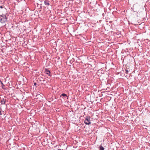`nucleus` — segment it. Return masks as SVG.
Here are the masks:
<instances>
[{
  "label": "nucleus",
  "mask_w": 150,
  "mask_h": 150,
  "mask_svg": "<svg viewBox=\"0 0 150 150\" xmlns=\"http://www.w3.org/2000/svg\"><path fill=\"white\" fill-rule=\"evenodd\" d=\"M7 18L6 16L3 14L0 15V22L2 23H4L6 21Z\"/></svg>",
  "instance_id": "1"
},
{
  "label": "nucleus",
  "mask_w": 150,
  "mask_h": 150,
  "mask_svg": "<svg viewBox=\"0 0 150 150\" xmlns=\"http://www.w3.org/2000/svg\"><path fill=\"white\" fill-rule=\"evenodd\" d=\"M84 123L86 125H89L91 124L90 117L89 116H87L85 118Z\"/></svg>",
  "instance_id": "2"
},
{
  "label": "nucleus",
  "mask_w": 150,
  "mask_h": 150,
  "mask_svg": "<svg viewBox=\"0 0 150 150\" xmlns=\"http://www.w3.org/2000/svg\"><path fill=\"white\" fill-rule=\"evenodd\" d=\"M45 71H46L47 72L46 73V74H47L49 76H51V75L50 74L51 73V72L49 70L46 69H45Z\"/></svg>",
  "instance_id": "3"
},
{
  "label": "nucleus",
  "mask_w": 150,
  "mask_h": 150,
  "mask_svg": "<svg viewBox=\"0 0 150 150\" xmlns=\"http://www.w3.org/2000/svg\"><path fill=\"white\" fill-rule=\"evenodd\" d=\"M44 3L45 4V5L47 6H49L50 4L49 3V1H47L46 0H45L44 1Z\"/></svg>",
  "instance_id": "4"
},
{
  "label": "nucleus",
  "mask_w": 150,
  "mask_h": 150,
  "mask_svg": "<svg viewBox=\"0 0 150 150\" xmlns=\"http://www.w3.org/2000/svg\"><path fill=\"white\" fill-rule=\"evenodd\" d=\"M6 101V99H5L4 98H3L0 101V102H1V104H5Z\"/></svg>",
  "instance_id": "5"
},
{
  "label": "nucleus",
  "mask_w": 150,
  "mask_h": 150,
  "mask_svg": "<svg viewBox=\"0 0 150 150\" xmlns=\"http://www.w3.org/2000/svg\"><path fill=\"white\" fill-rule=\"evenodd\" d=\"M62 96H63L64 97V98H65L66 97L67 98V99H68V97L67 96V95L65 93H62L61 95L60 96V97H61Z\"/></svg>",
  "instance_id": "6"
},
{
  "label": "nucleus",
  "mask_w": 150,
  "mask_h": 150,
  "mask_svg": "<svg viewBox=\"0 0 150 150\" xmlns=\"http://www.w3.org/2000/svg\"><path fill=\"white\" fill-rule=\"evenodd\" d=\"M75 61V59L74 58H73L71 60L69 61V62L70 64H72Z\"/></svg>",
  "instance_id": "7"
},
{
  "label": "nucleus",
  "mask_w": 150,
  "mask_h": 150,
  "mask_svg": "<svg viewBox=\"0 0 150 150\" xmlns=\"http://www.w3.org/2000/svg\"><path fill=\"white\" fill-rule=\"evenodd\" d=\"M99 150H104V148L101 145L99 146Z\"/></svg>",
  "instance_id": "8"
},
{
  "label": "nucleus",
  "mask_w": 150,
  "mask_h": 150,
  "mask_svg": "<svg viewBox=\"0 0 150 150\" xmlns=\"http://www.w3.org/2000/svg\"><path fill=\"white\" fill-rule=\"evenodd\" d=\"M0 82L1 83V86L4 89H6L5 88H3V86H5L4 85V84L2 82V81H1V82Z\"/></svg>",
  "instance_id": "9"
},
{
  "label": "nucleus",
  "mask_w": 150,
  "mask_h": 150,
  "mask_svg": "<svg viewBox=\"0 0 150 150\" xmlns=\"http://www.w3.org/2000/svg\"><path fill=\"white\" fill-rule=\"evenodd\" d=\"M125 73H126V74H128L129 72L128 70L127 69H125Z\"/></svg>",
  "instance_id": "10"
},
{
  "label": "nucleus",
  "mask_w": 150,
  "mask_h": 150,
  "mask_svg": "<svg viewBox=\"0 0 150 150\" xmlns=\"http://www.w3.org/2000/svg\"><path fill=\"white\" fill-rule=\"evenodd\" d=\"M1 110H2L0 108V115H2V114L1 113Z\"/></svg>",
  "instance_id": "11"
},
{
  "label": "nucleus",
  "mask_w": 150,
  "mask_h": 150,
  "mask_svg": "<svg viewBox=\"0 0 150 150\" xmlns=\"http://www.w3.org/2000/svg\"><path fill=\"white\" fill-rule=\"evenodd\" d=\"M4 5H3V6H0V8H4Z\"/></svg>",
  "instance_id": "12"
},
{
  "label": "nucleus",
  "mask_w": 150,
  "mask_h": 150,
  "mask_svg": "<svg viewBox=\"0 0 150 150\" xmlns=\"http://www.w3.org/2000/svg\"><path fill=\"white\" fill-rule=\"evenodd\" d=\"M5 1V0H1L0 1L1 2L4 3Z\"/></svg>",
  "instance_id": "13"
},
{
  "label": "nucleus",
  "mask_w": 150,
  "mask_h": 150,
  "mask_svg": "<svg viewBox=\"0 0 150 150\" xmlns=\"http://www.w3.org/2000/svg\"><path fill=\"white\" fill-rule=\"evenodd\" d=\"M34 85L35 86H36V85H37V83H35H35H34Z\"/></svg>",
  "instance_id": "14"
},
{
  "label": "nucleus",
  "mask_w": 150,
  "mask_h": 150,
  "mask_svg": "<svg viewBox=\"0 0 150 150\" xmlns=\"http://www.w3.org/2000/svg\"><path fill=\"white\" fill-rule=\"evenodd\" d=\"M102 15H103V17H104V16L105 15V14H104V13H103L102 14Z\"/></svg>",
  "instance_id": "15"
},
{
  "label": "nucleus",
  "mask_w": 150,
  "mask_h": 150,
  "mask_svg": "<svg viewBox=\"0 0 150 150\" xmlns=\"http://www.w3.org/2000/svg\"><path fill=\"white\" fill-rule=\"evenodd\" d=\"M57 146L56 145V146H54V148H55L56 147H57Z\"/></svg>",
  "instance_id": "16"
},
{
  "label": "nucleus",
  "mask_w": 150,
  "mask_h": 150,
  "mask_svg": "<svg viewBox=\"0 0 150 150\" xmlns=\"http://www.w3.org/2000/svg\"><path fill=\"white\" fill-rule=\"evenodd\" d=\"M58 149V150H62V149Z\"/></svg>",
  "instance_id": "17"
},
{
  "label": "nucleus",
  "mask_w": 150,
  "mask_h": 150,
  "mask_svg": "<svg viewBox=\"0 0 150 150\" xmlns=\"http://www.w3.org/2000/svg\"><path fill=\"white\" fill-rule=\"evenodd\" d=\"M1 80L0 79V82H1Z\"/></svg>",
  "instance_id": "18"
}]
</instances>
